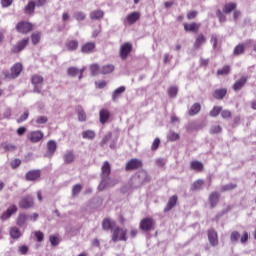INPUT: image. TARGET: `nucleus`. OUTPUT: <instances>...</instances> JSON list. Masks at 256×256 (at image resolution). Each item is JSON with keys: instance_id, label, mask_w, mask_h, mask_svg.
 Returning a JSON list of instances; mask_svg holds the SVG:
<instances>
[{"instance_id": "nucleus-32", "label": "nucleus", "mask_w": 256, "mask_h": 256, "mask_svg": "<svg viewBox=\"0 0 256 256\" xmlns=\"http://www.w3.org/2000/svg\"><path fill=\"white\" fill-rule=\"evenodd\" d=\"M47 149H48L49 155H53V153L57 151V143L54 140L48 141Z\"/></svg>"}, {"instance_id": "nucleus-49", "label": "nucleus", "mask_w": 256, "mask_h": 256, "mask_svg": "<svg viewBox=\"0 0 256 256\" xmlns=\"http://www.w3.org/2000/svg\"><path fill=\"white\" fill-rule=\"evenodd\" d=\"M241 239V234L237 231H234L230 235V241L231 243H237Z\"/></svg>"}, {"instance_id": "nucleus-41", "label": "nucleus", "mask_w": 256, "mask_h": 256, "mask_svg": "<svg viewBox=\"0 0 256 256\" xmlns=\"http://www.w3.org/2000/svg\"><path fill=\"white\" fill-rule=\"evenodd\" d=\"M67 75L69 76V77H77L78 75H79V68H77V67H69L68 69H67Z\"/></svg>"}, {"instance_id": "nucleus-19", "label": "nucleus", "mask_w": 256, "mask_h": 256, "mask_svg": "<svg viewBox=\"0 0 256 256\" xmlns=\"http://www.w3.org/2000/svg\"><path fill=\"white\" fill-rule=\"evenodd\" d=\"M245 83H247V77L242 76L234 83L232 89L234 91H240V89H243V87L245 86Z\"/></svg>"}, {"instance_id": "nucleus-53", "label": "nucleus", "mask_w": 256, "mask_h": 256, "mask_svg": "<svg viewBox=\"0 0 256 256\" xmlns=\"http://www.w3.org/2000/svg\"><path fill=\"white\" fill-rule=\"evenodd\" d=\"M210 42L212 43L213 49H217V43L219 42V38H218L217 34L211 35Z\"/></svg>"}, {"instance_id": "nucleus-42", "label": "nucleus", "mask_w": 256, "mask_h": 256, "mask_svg": "<svg viewBox=\"0 0 256 256\" xmlns=\"http://www.w3.org/2000/svg\"><path fill=\"white\" fill-rule=\"evenodd\" d=\"M205 43V36H203V34H200L197 38L196 41L194 43V47L195 49H199V47H201V45H203Z\"/></svg>"}, {"instance_id": "nucleus-54", "label": "nucleus", "mask_w": 256, "mask_h": 256, "mask_svg": "<svg viewBox=\"0 0 256 256\" xmlns=\"http://www.w3.org/2000/svg\"><path fill=\"white\" fill-rule=\"evenodd\" d=\"M167 138L169 141H177V139H179V134L173 131H170L167 135Z\"/></svg>"}, {"instance_id": "nucleus-12", "label": "nucleus", "mask_w": 256, "mask_h": 256, "mask_svg": "<svg viewBox=\"0 0 256 256\" xmlns=\"http://www.w3.org/2000/svg\"><path fill=\"white\" fill-rule=\"evenodd\" d=\"M208 240L212 247H217L219 245V238L217 237V231L210 229L208 230Z\"/></svg>"}, {"instance_id": "nucleus-46", "label": "nucleus", "mask_w": 256, "mask_h": 256, "mask_svg": "<svg viewBox=\"0 0 256 256\" xmlns=\"http://www.w3.org/2000/svg\"><path fill=\"white\" fill-rule=\"evenodd\" d=\"M111 137H113V133L108 132L102 139V141L100 142V147H104L105 145H107V143H109V141H111Z\"/></svg>"}, {"instance_id": "nucleus-3", "label": "nucleus", "mask_w": 256, "mask_h": 256, "mask_svg": "<svg viewBox=\"0 0 256 256\" xmlns=\"http://www.w3.org/2000/svg\"><path fill=\"white\" fill-rule=\"evenodd\" d=\"M112 241L113 243H117V241H127V229L116 226L113 229Z\"/></svg>"}, {"instance_id": "nucleus-17", "label": "nucleus", "mask_w": 256, "mask_h": 256, "mask_svg": "<svg viewBox=\"0 0 256 256\" xmlns=\"http://www.w3.org/2000/svg\"><path fill=\"white\" fill-rule=\"evenodd\" d=\"M23 71V65L21 63H16L11 67L12 79H17L21 72Z\"/></svg>"}, {"instance_id": "nucleus-8", "label": "nucleus", "mask_w": 256, "mask_h": 256, "mask_svg": "<svg viewBox=\"0 0 256 256\" xmlns=\"http://www.w3.org/2000/svg\"><path fill=\"white\" fill-rule=\"evenodd\" d=\"M33 205H34L33 196H31V195L22 197L19 202L20 209H31V207H33Z\"/></svg>"}, {"instance_id": "nucleus-62", "label": "nucleus", "mask_w": 256, "mask_h": 256, "mask_svg": "<svg viewBox=\"0 0 256 256\" xmlns=\"http://www.w3.org/2000/svg\"><path fill=\"white\" fill-rule=\"evenodd\" d=\"M47 121H49V119H47V116H39L37 119H36V123L38 125H45V123H47Z\"/></svg>"}, {"instance_id": "nucleus-52", "label": "nucleus", "mask_w": 256, "mask_h": 256, "mask_svg": "<svg viewBox=\"0 0 256 256\" xmlns=\"http://www.w3.org/2000/svg\"><path fill=\"white\" fill-rule=\"evenodd\" d=\"M216 17H218L220 23H225V21H227V17L220 9L216 11Z\"/></svg>"}, {"instance_id": "nucleus-22", "label": "nucleus", "mask_w": 256, "mask_h": 256, "mask_svg": "<svg viewBox=\"0 0 256 256\" xmlns=\"http://www.w3.org/2000/svg\"><path fill=\"white\" fill-rule=\"evenodd\" d=\"M126 91L125 86H120L112 92V101H117L121 95Z\"/></svg>"}, {"instance_id": "nucleus-30", "label": "nucleus", "mask_w": 256, "mask_h": 256, "mask_svg": "<svg viewBox=\"0 0 256 256\" xmlns=\"http://www.w3.org/2000/svg\"><path fill=\"white\" fill-rule=\"evenodd\" d=\"M109 117H110L109 110L102 109L100 111V123H102V125H105V123L109 121Z\"/></svg>"}, {"instance_id": "nucleus-13", "label": "nucleus", "mask_w": 256, "mask_h": 256, "mask_svg": "<svg viewBox=\"0 0 256 256\" xmlns=\"http://www.w3.org/2000/svg\"><path fill=\"white\" fill-rule=\"evenodd\" d=\"M17 205L13 204L11 205L6 211L3 212V214L0 216V219L2 221H7L11 217V215H14V213L17 211Z\"/></svg>"}, {"instance_id": "nucleus-60", "label": "nucleus", "mask_w": 256, "mask_h": 256, "mask_svg": "<svg viewBox=\"0 0 256 256\" xmlns=\"http://www.w3.org/2000/svg\"><path fill=\"white\" fill-rule=\"evenodd\" d=\"M159 145H161V139L156 138L151 146L152 151H157L159 149Z\"/></svg>"}, {"instance_id": "nucleus-24", "label": "nucleus", "mask_w": 256, "mask_h": 256, "mask_svg": "<svg viewBox=\"0 0 256 256\" xmlns=\"http://www.w3.org/2000/svg\"><path fill=\"white\" fill-rule=\"evenodd\" d=\"M66 48L68 51H77L79 49V41L78 40H69L66 42Z\"/></svg>"}, {"instance_id": "nucleus-44", "label": "nucleus", "mask_w": 256, "mask_h": 256, "mask_svg": "<svg viewBox=\"0 0 256 256\" xmlns=\"http://www.w3.org/2000/svg\"><path fill=\"white\" fill-rule=\"evenodd\" d=\"M233 189H237V184L230 183V184L223 185L221 187V192L225 193L227 191H233Z\"/></svg>"}, {"instance_id": "nucleus-26", "label": "nucleus", "mask_w": 256, "mask_h": 256, "mask_svg": "<svg viewBox=\"0 0 256 256\" xmlns=\"http://www.w3.org/2000/svg\"><path fill=\"white\" fill-rule=\"evenodd\" d=\"M76 113L78 115V121L84 122L87 121V113H85V110L83 107L78 106L76 107Z\"/></svg>"}, {"instance_id": "nucleus-33", "label": "nucleus", "mask_w": 256, "mask_h": 256, "mask_svg": "<svg viewBox=\"0 0 256 256\" xmlns=\"http://www.w3.org/2000/svg\"><path fill=\"white\" fill-rule=\"evenodd\" d=\"M95 131L93 130H85L82 132L83 139H89L90 141H93L95 139Z\"/></svg>"}, {"instance_id": "nucleus-21", "label": "nucleus", "mask_w": 256, "mask_h": 256, "mask_svg": "<svg viewBox=\"0 0 256 256\" xmlns=\"http://www.w3.org/2000/svg\"><path fill=\"white\" fill-rule=\"evenodd\" d=\"M226 95H227V90L225 88L216 89L213 93L214 99H217L218 101L223 100Z\"/></svg>"}, {"instance_id": "nucleus-59", "label": "nucleus", "mask_w": 256, "mask_h": 256, "mask_svg": "<svg viewBox=\"0 0 256 256\" xmlns=\"http://www.w3.org/2000/svg\"><path fill=\"white\" fill-rule=\"evenodd\" d=\"M18 251L21 255H27V253H29V246L27 245L19 246Z\"/></svg>"}, {"instance_id": "nucleus-1", "label": "nucleus", "mask_w": 256, "mask_h": 256, "mask_svg": "<svg viewBox=\"0 0 256 256\" xmlns=\"http://www.w3.org/2000/svg\"><path fill=\"white\" fill-rule=\"evenodd\" d=\"M111 164L105 161L101 168V182L98 185V191H105L111 185Z\"/></svg>"}, {"instance_id": "nucleus-15", "label": "nucleus", "mask_w": 256, "mask_h": 256, "mask_svg": "<svg viewBox=\"0 0 256 256\" xmlns=\"http://www.w3.org/2000/svg\"><path fill=\"white\" fill-rule=\"evenodd\" d=\"M41 177V170H30L26 173V181H37Z\"/></svg>"}, {"instance_id": "nucleus-14", "label": "nucleus", "mask_w": 256, "mask_h": 256, "mask_svg": "<svg viewBox=\"0 0 256 256\" xmlns=\"http://www.w3.org/2000/svg\"><path fill=\"white\" fill-rule=\"evenodd\" d=\"M17 205L13 204L11 205L6 211L3 212V214L0 216V219L2 221H7L11 217V215H14V213L17 211Z\"/></svg>"}, {"instance_id": "nucleus-4", "label": "nucleus", "mask_w": 256, "mask_h": 256, "mask_svg": "<svg viewBox=\"0 0 256 256\" xmlns=\"http://www.w3.org/2000/svg\"><path fill=\"white\" fill-rule=\"evenodd\" d=\"M131 51H133V45L129 42H126L120 46L119 55L122 61L127 60L129 55L131 54Z\"/></svg>"}, {"instance_id": "nucleus-11", "label": "nucleus", "mask_w": 256, "mask_h": 256, "mask_svg": "<svg viewBox=\"0 0 256 256\" xmlns=\"http://www.w3.org/2000/svg\"><path fill=\"white\" fill-rule=\"evenodd\" d=\"M219 199H221V194H219V192L214 191V192L210 193L208 201L210 203L211 209H215V207H217V205H219Z\"/></svg>"}, {"instance_id": "nucleus-23", "label": "nucleus", "mask_w": 256, "mask_h": 256, "mask_svg": "<svg viewBox=\"0 0 256 256\" xmlns=\"http://www.w3.org/2000/svg\"><path fill=\"white\" fill-rule=\"evenodd\" d=\"M115 71V66L113 64H107L100 68L101 75H109V73H113Z\"/></svg>"}, {"instance_id": "nucleus-28", "label": "nucleus", "mask_w": 256, "mask_h": 256, "mask_svg": "<svg viewBox=\"0 0 256 256\" xmlns=\"http://www.w3.org/2000/svg\"><path fill=\"white\" fill-rule=\"evenodd\" d=\"M95 49V42H88L81 47V51L83 53H93V50Z\"/></svg>"}, {"instance_id": "nucleus-56", "label": "nucleus", "mask_w": 256, "mask_h": 256, "mask_svg": "<svg viewBox=\"0 0 256 256\" xmlns=\"http://www.w3.org/2000/svg\"><path fill=\"white\" fill-rule=\"evenodd\" d=\"M177 91H178L177 87H175V86L170 87V88L168 89V95H169V97H172V98L177 97Z\"/></svg>"}, {"instance_id": "nucleus-35", "label": "nucleus", "mask_w": 256, "mask_h": 256, "mask_svg": "<svg viewBox=\"0 0 256 256\" xmlns=\"http://www.w3.org/2000/svg\"><path fill=\"white\" fill-rule=\"evenodd\" d=\"M10 237L12 239H19L21 237V231L17 227L10 228Z\"/></svg>"}, {"instance_id": "nucleus-38", "label": "nucleus", "mask_w": 256, "mask_h": 256, "mask_svg": "<svg viewBox=\"0 0 256 256\" xmlns=\"http://www.w3.org/2000/svg\"><path fill=\"white\" fill-rule=\"evenodd\" d=\"M25 223H27V215L26 214H19L17 218V226L24 227Z\"/></svg>"}, {"instance_id": "nucleus-47", "label": "nucleus", "mask_w": 256, "mask_h": 256, "mask_svg": "<svg viewBox=\"0 0 256 256\" xmlns=\"http://www.w3.org/2000/svg\"><path fill=\"white\" fill-rule=\"evenodd\" d=\"M31 41L33 45H37L41 41V32L32 33Z\"/></svg>"}, {"instance_id": "nucleus-34", "label": "nucleus", "mask_w": 256, "mask_h": 256, "mask_svg": "<svg viewBox=\"0 0 256 256\" xmlns=\"http://www.w3.org/2000/svg\"><path fill=\"white\" fill-rule=\"evenodd\" d=\"M243 53H245V45L238 44L234 48L233 55H235V57H239V55H243Z\"/></svg>"}, {"instance_id": "nucleus-64", "label": "nucleus", "mask_w": 256, "mask_h": 256, "mask_svg": "<svg viewBox=\"0 0 256 256\" xmlns=\"http://www.w3.org/2000/svg\"><path fill=\"white\" fill-rule=\"evenodd\" d=\"M49 241L53 247H57V245H59V238H57V236H50Z\"/></svg>"}, {"instance_id": "nucleus-10", "label": "nucleus", "mask_w": 256, "mask_h": 256, "mask_svg": "<svg viewBox=\"0 0 256 256\" xmlns=\"http://www.w3.org/2000/svg\"><path fill=\"white\" fill-rule=\"evenodd\" d=\"M143 167V162L139 159H131L126 163L125 169L126 171H135V169H140Z\"/></svg>"}, {"instance_id": "nucleus-61", "label": "nucleus", "mask_w": 256, "mask_h": 256, "mask_svg": "<svg viewBox=\"0 0 256 256\" xmlns=\"http://www.w3.org/2000/svg\"><path fill=\"white\" fill-rule=\"evenodd\" d=\"M29 119V111H25L20 118L17 119V123H23V121H27Z\"/></svg>"}, {"instance_id": "nucleus-55", "label": "nucleus", "mask_w": 256, "mask_h": 256, "mask_svg": "<svg viewBox=\"0 0 256 256\" xmlns=\"http://www.w3.org/2000/svg\"><path fill=\"white\" fill-rule=\"evenodd\" d=\"M229 71H231V67L224 66L222 69L217 71L218 75H229Z\"/></svg>"}, {"instance_id": "nucleus-51", "label": "nucleus", "mask_w": 256, "mask_h": 256, "mask_svg": "<svg viewBox=\"0 0 256 256\" xmlns=\"http://www.w3.org/2000/svg\"><path fill=\"white\" fill-rule=\"evenodd\" d=\"M87 15H85V13L78 11L74 13V18L76 19V21H85Z\"/></svg>"}, {"instance_id": "nucleus-6", "label": "nucleus", "mask_w": 256, "mask_h": 256, "mask_svg": "<svg viewBox=\"0 0 256 256\" xmlns=\"http://www.w3.org/2000/svg\"><path fill=\"white\" fill-rule=\"evenodd\" d=\"M29 45V38H24L20 41H18L12 48H11V53L17 54L21 53L25 47Z\"/></svg>"}, {"instance_id": "nucleus-25", "label": "nucleus", "mask_w": 256, "mask_h": 256, "mask_svg": "<svg viewBox=\"0 0 256 256\" xmlns=\"http://www.w3.org/2000/svg\"><path fill=\"white\" fill-rule=\"evenodd\" d=\"M140 17L141 15L139 14V12H132L128 14L126 19L130 25H133V23H137V21H139Z\"/></svg>"}, {"instance_id": "nucleus-63", "label": "nucleus", "mask_w": 256, "mask_h": 256, "mask_svg": "<svg viewBox=\"0 0 256 256\" xmlns=\"http://www.w3.org/2000/svg\"><path fill=\"white\" fill-rule=\"evenodd\" d=\"M221 117L222 119H231V111L229 110H221Z\"/></svg>"}, {"instance_id": "nucleus-37", "label": "nucleus", "mask_w": 256, "mask_h": 256, "mask_svg": "<svg viewBox=\"0 0 256 256\" xmlns=\"http://www.w3.org/2000/svg\"><path fill=\"white\" fill-rule=\"evenodd\" d=\"M190 167L191 169H193L194 171H202L203 170V163L199 162V161H192L190 163Z\"/></svg>"}, {"instance_id": "nucleus-45", "label": "nucleus", "mask_w": 256, "mask_h": 256, "mask_svg": "<svg viewBox=\"0 0 256 256\" xmlns=\"http://www.w3.org/2000/svg\"><path fill=\"white\" fill-rule=\"evenodd\" d=\"M223 111V107L221 106H214L213 109L210 111L209 115L210 117H217L219 113Z\"/></svg>"}, {"instance_id": "nucleus-7", "label": "nucleus", "mask_w": 256, "mask_h": 256, "mask_svg": "<svg viewBox=\"0 0 256 256\" xmlns=\"http://www.w3.org/2000/svg\"><path fill=\"white\" fill-rule=\"evenodd\" d=\"M31 83L34 85V93H41V89H43V77L39 75H34L31 78Z\"/></svg>"}, {"instance_id": "nucleus-58", "label": "nucleus", "mask_w": 256, "mask_h": 256, "mask_svg": "<svg viewBox=\"0 0 256 256\" xmlns=\"http://www.w3.org/2000/svg\"><path fill=\"white\" fill-rule=\"evenodd\" d=\"M81 189H82L81 184L74 185L73 188H72V195L73 196L79 195V193H81Z\"/></svg>"}, {"instance_id": "nucleus-36", "label": "nucleus", "mask_w": 256, "mask_h": 256, "mask_svg": "<svg viewBox=\"0 0 256 256\" xmlns=\"http://www.w3.org/2000/svg\"><path fill=\"white\" fill-rule=\"evenodd\" d=\"M102 227L105 231H109V229H113V227H115V222H111L109 219H104L102 222Z\"/></svg>"}, {"instance_id": "nucleus-43", "label": "nucleus", "mask_w": 256, "mask_h": 256, "mask_svg": "<svg viewBox=\"0 0 256 256\" xmlns=\"http://www.w3.org/2000/svg\"><path fill=\"white\" fill-rule=\"evenodd\" d=\"M33 11H35V2L30 1L24 8V12L27 13L28 15H31V13H33Z\"/></svg>"}, {"instance_id": "nucleus-40", "label": "nucleus", "mask_w": 256, "mask_h": 256, "mask_svg": "<svg viewBox=\"0 0 256 256\" xmlns=\"http://www.w3.org/2000/svg\"><path fill=\"white\" fill-rule=\"evenodd\" d=\"M90 71L92 77H96V75H99V73H101V68L99 67V64H92L90 66Z\"/></svg>"}, {"instance_id": "nucleus-16", "label": "nucleus", "mask_w": 256, "mask_h": 256, "mask_svg": "<svg viewBox=\"0 0 256 256\" xmlns=\"http://www.w3.org/2000/svg\"><path fill=\"white\" fill-rule=\"evenodd\" d=\"M31 141V143H39L43 139V132L41 131H33L30 133L28 137Z\"/></svg>"}, {"instance_id": "nucleus-29", "label": "nucleus", "mask_w": 256, "mask_h": 256, "mask_svg": "<svg viewBox=\"0 0 256 256\" xmlns=\"http://www.w3.org/2000/svg\"><path fill=\"white\" fill-rule=\"evenodd\" d=\"M236 8H237L236 3H233V2L227 3L223 7V13H225V15H229V13L235 11Z\"/></svg>"}, {"instance_id": "nucleus-39", "label": "nucleus", "mask_w": 256, "mask_h": 256, "mask_svg": "<svg viewBox=\"0 0 256 256\" xmlns=\"http://www.w3.org/2000/svg\"><path fill=\"white\" fill-rule=\"evenodd\" d=\"M204 181L203 180H197L195 181L192 186H191V191H200V189L203 187L204 185Z\"/></svg>"}, {"instance_id": "nucleus-2", "label": "nucleus", "mask_w": 256, "mask_h": 256, "mask_svg": "<svg viewBox=\"0 0 256 256\" xmlns=\"http://www.w3.org/2000/svg\"><path fill=\"white\" fill-rule=\"evenodd\" d=\"M151 181V176L145 170H140L135 173V175L131 178L130 183L133 189H139L145 183H149Z\"/></svg>"}, {"instance_id": "nucleus-18", "label": "nucleus", "mask_w": 256, "mask_h": 256, "mask_svg": "<svg viewBox=\"0 0 256 256\" xmlns=\"http://www.w3.org/2000/svg\"><path fill=\"white\" fill-rule=\"evenodd\" d=\"M177 199V195H173L169 198L168 203L164 208V213H169V211H171V209L177 205Z\"/></svg>"}, {"instance_id": "nucleus-57", "label": "nucleus", "mask_w": 256, "mask_h": 256, "mask_svg": "<svg viewBox=\"0 0 256 256\" xmlns=\"http://www.w3.org/2000/svg\"><path fill=\"white\" fill-rule=\"evenodd\" d=\"M166 163H167V160L165 158H157L155 160V165L157 167H165Z\"/></svg>"}, {"instance_id": "nucleus-27", "label": "nucleus", "mask_w": 256, "mask_h": 256, "mask_svg": "<svg viewBox=\"0 0 256 256\" xmlns=\"http://www.w3.org/2000/svg\"><path fill=\"white\" fill-rule=\"evenodd\" d=\"M201 111V104L199 103H194L190 110L188 111V115L190 117H194V115H198V113Z\"/></svg>"}, {"instance_id": "nucleus-20", "label": "nucleus", "mask_w": 256, "mask_h": 256, "mask_svg": "<svg viewBox=\"0 0 256 256\" xmlns=\"http://www.w3.org/2000/svg\"><path fill=\"white\" fill-rule=\"evenodd\" d=\"M64 163L66 165H71L75 161V154L73 151L68 150L66 153L63 155Z\"/></svg>"}, {"instance_id": "nucleus-31", "label": "nucleus", "mask_w": 256, "mask_h": 256, "mask_svg": "<svg viewBox=\"0 0 256 256\" xmlns=\"http://www.w3.org/2000/svg\"><path fill=\"white\" fill-rule=\"evenodd\" d=\"M103 11L101 10H94L90 13V19L93 21H98L99 19H103Z\"/></svg>"}, {"instance_id": "nucleus-9", "label": "nucleus", "mask_w": 256, "mask_h": 256, "mask_svg": "<svg viewBox=\"0 0 256 256\" xmlns=\"http://www.w3.org/2000/svg\"><path fill=\"white\" fill-rule=\"evenodd\" d=\"M154 225H155V221L152 218L146 217L141 220L140 229L142 231H151Z\"/></svg>"}, {"instance_id": "nucleus-5", "label": "nucleus", "mask_w": 256, "mask_h": 256, "mask_svg": "<svg viewBox=\"0 0 256 256\" xmlns=\"http://www.w3.org/2000/svg\"><path fill=\"white\" fill-rule=\"evenodd\" d=\"M16 31H18V33H22V35H27V33L33 31V25L29 22H19L16 25Z\"/></svg>"}, {"instance_id": "nucleus-50", "label": "nucleus", "mask_w": 256, "mask_h": 256, "mask_svg": "<svg viewBox=\"0 0 256 256\" xmlns=\"http://www.w3.org/2000/svg\"><path fill=\"white\" fill-rule=\"evenodd\" d=\"M223 131V128L219 125H214L210 128L211 135H217Z\"/></svg>"}, {"instance_id": "nucleus-48", "label": "nucleus", "mask_w": 256, "mask_h": 256, "mask_svg": "<svg viewBox=\"0 0 256 256\" xmlns=\"http://www.w3.org/2000/svg\"><path fill=\"white\" fill-rule=\"evenodd\" d=\"M184 30L185 31H191L192 33H197V24H184Z\"/></svg>"}]
</instances>
